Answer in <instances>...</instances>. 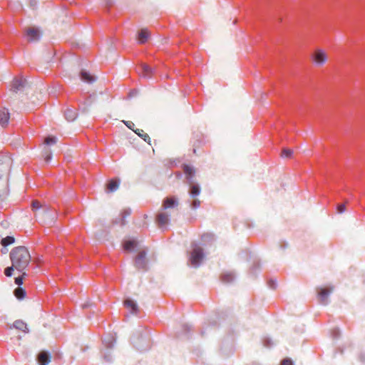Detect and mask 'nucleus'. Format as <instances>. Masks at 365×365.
Returning a JSON list of instances; mask_svg holds the SVG:
<instances>
[{
    "label": "nucleus",
    "mask_w": 365,
    "mask_h": 365,
    "mask_svg": "<svg viewBox=\"0 0 365 365\" xmlns=\"http://www.w3.org/2000/svg\"><path fill=\"white\" fill-rule=\"evenodd\" d=\"M10 259L13 267L18 271H24L31 261V255L24 246L14 248L10 252Z\"/></svg>",
    "instance_id": "obj_1"
},
{
    "label": "nucleus",
    "mask_w": 365,
    "mask_h": 365,
    "mask_svg": "<svg viewBox=\"0 0 365 365\" xmlns=\"http://www.w3.org/2000/svg\"><path fill=\"white\" fill-rule=\"evenodd\" d=\"M192 248L189 255V262L192 266L197 267L205 257L204 250L195 242L192 243Z\"/></svg>",
    "instance_id": "obj_2"
},
{
    "label": "nucleus",
    "mask_w": 365,
    "mask_h": 365,
    "mask_svg": "<svg viewBox=\"0 0 365 365\" xmlns=\"http://www.w3.org/2000/svg\"><path fill=\"white\" fill-rule=\"evenodd\" d=\"M146 250H140L135 256L134 266L138 270L146 271L148 269V259L146 258Z\"/></svg>",
    "instance_id": "obj_3"
},
{
    "label": "nucleus",
    "mask_w": 365,
    "mask_h": 365,
    "mask_svg": "<svg viewBox=\"0 0 365 365\" xmlns=\"http://www.w3.org/2000/svg\"><path fill=\"white\" fill-rule=\"evenodd\" d=\"M328 59L327 52L322 48H317L312 55V60L319 66L324 64Z\"/></svg>",
    "instance_id": "obj_4"
},
{
    "label": "nucleus",
    "mask_w": 365,
    "mask_h": 365,
    "mask_svg": "<svg viewBox=\"0 0 365 365\" xmlns=\"http://www.w3.org/2000/svg\"><path fill=\"white\" fill-rule=\"evenodd\" d=\"M155 222L160 228H165L170 222V215L165 210L160 211L156 215Z\"/></svg>",
    "instance_id": "obj_5"
},
{
    "label": "nucleus",
    "mask_w": 365,
    "mask_h": 365,
    "mask_svg": "<svg viewBox=\"0 0 365 365\" xmlns=\"http://www.w3.org/2000/svg\"><path fill=\"white\" fill-rule=\"evenodd\" d=\"M136 71L140 77L150 78L153 75V69L145 63H141L136 68Z\"/></svg>",
    "instance_id": "obj_6"
},
{
    "label": "nucleus",
    "mask_w": 365,
    "mask_h": 365,
    "mask_svg": "<svg viewBox=\"0 0 365 365\" xmlns=\"http://www.w3.org/2000/svg\"><path fill=\"white\" fill-rule=\"evenodd\" d=\"M178 206V200L176 197H167L163 200L162 209L163 210L175 208Z\"/></svg>",
    "instance_id": "obj_7"
},
{
    "label": "nucleus",
    "mask_w": 365,
    "mask_h": 365,
    "mask_svg": "<svg viewBox=\"0 0 365 365\" xmlns=\"http://www.w3.org/2000/svg\"><path fill=\"white\" fill-rule=\"evenodd\" d=\"M332 287L320 288L318 290V299L321 304H326L329 294L332 291Z\"/></svg>",
    "instance_id": "obj_8"
},
{
    "label": "nucleus",
    "mask_w": 365,
    "mask_h": 365,
    "mask_svg": "<svg viewBox=\"0 0 365 365\" xmlns=\"http://www.w3.org/2000/svg\"><path fill=\"white\" fill-rule=\"evenodd\" d=\"M26 79L22 76H18L14 78L11 85V90L14 92H16L24 86Z\"/></svg>",
    "instance_id": "obj_9"
},
{
    "label": "nucleus",
    "mask_w": 365,
    "mask_h": 365,
    "mask_svg": "<svg viewBox=\"0 0 365 365\" xmlns=\"http://www.w3.org/2000/svg\"><path fill=\"white\" fill-rule=\"evenodd\" d=\"M182 170L186 176V180L189 184H191L195 176V170L193 167L184 164L182 165Z\"/></svg>",
    "instance_id": "obj_10"
},
{
    "label": "nucleus",
    "mask_w": 365,
    "mask_h": 365,
    "mask_svg": "<svg viewBox=\"0 0 365 365\" xmlns=\"http://www.w3.org/2000/svg\"><path fill=\"white\" fill-rule=\"evenodd\" d=\"M37 361L39 365H48L51 361L49 354L46 351H41L37 356Z\"/></svg>",
    "instance_id": "obj_11"
},
{
    "label": "nucleus",
    "mask_w": 365,
    "mask_h": 365,
    "mask_svg": "<svg viewBox=\"0 0 365 365\" xmlns=\"http://www.w3.org/2000/svg\"><path fill=\"white\" fill-rule=\"evenodd\" d=\"M25 33L29 41H37L39 39L40 34L37 29L28 28L26 29Z\"/></svg>",
    "instance_id": "obj_12"
},
{
    "label": "nucleus",
    "mask_w": 365,
    "mask_h": 365,
    "mask_svg": "<svg viewBox=\"0 0 365 365\" xmlns=\"http://www.w3.org/2000/svg\"><path fill=\"white\" fill-rule=\"evenodd\" d=\"M10 115L7 109L4 108L0 110V125L2 127H6L9 120Z\"/></svg>",
    "instance_id": "obj_13"
},
{
    "label": "nucleus",
    "mask_w": 365,
    "mask_h": 365,
    "mask_svg": "<svg viewBox=\"0 0 365 365\" xmlns=\"http://www.w3.org/2000/svg\"><path fill=\"white\" fill-rule=\"evenodd\" d=\"M138 242L135 240H125L123 242V248L124 251L131 252L137 247Z\"/></svg>",
    "instance_id": "obj_14"
},
{
    "label": "nucleus",
    "mask_w": 365,
    "mask_h": 365,
    "mask_svg": "<svg viewBox=\"0 0 365 365\" xmlns=\"http://www.w3.org/2000/svg\"><path fill=\"white\" fill-rule=\"evenodd\" d=\"M124 306L128 309L131 314H137L138 312V307L135 302L131 299H125L124 301Z\"/></svg>",
    "instance_id": "obj_15"
},
{
    "label": "nucleus",
    "mask_w": 365,
    "mask_h": 365,
    "mask_svg": "<svg viewBox=\"0 0 365 365\" xmlns=\"http://www.w3.org/2000/svg\"><path fill=\"white\" fill-rule=\"evenodd\" d=\"M120 184V180L118 178L110 180L106 185V192H111L115 191Z\"/></svg>",
    "instance_id": "obj_16"
},
{
    "label": "nucleus",
    "mask_w": 365,
    "mask_h": 365,
    "mask_svg": "<svg viewBox=\"0 0 365 365\" xmlns=\"http://www.w3.org/2000/svg\"><path fill=\"white\" fill-rule=\"evenodd\" d=\"M64 116L68 121H73L77 117L76 110L73 108H68L64 111Z\"/></svg>",
    "instance_id": "obj_17"
},
{
    "label": "nucleus",
    "mask_w": 365,
    "mask_h": 365,
    "mask_svg": "<svg viewBox=\"0 0 365 365\" xmlns=\"http://www.w3.org/2000/svg\"><path fill=\"white\" fill-rule=\"evenodd\" d=\"M150 36V33L147 29H141L138 36V41L140 43H145Z\"/></svg>",
    "instance_id": "obj_18"
},
{
    "label": "nucleus",
    "mask_w": 365,
    "mask_h": 365,
    "mask_svg": "<svg viewBox=\"0 0 365 365\" xmlns=\"http://www.w3.org/2000/svg\"><path fill=\"white\" fill-rule=\"evenodd\" d=\"M14 327L16 328V329H19L23 332H28L29 331V329H28V327H27V324L21 321V320H16L14 322V324H13Z\"/></svg>",
    "instance_id": "obj_19"
},
{
    "label": "nucleus",
    "mask_w": 365,
    "mask_h": 365,
    "mask_svg": "<svg viewBox=\"0 0 365 365\" xmlns=\"http://www.w3.org/2000/svg\"><path fill=\"white\" fill-rule=\"evenodd\" d=\"M235 279V275L232 272H225L221 274L220 280L224 283H230Z\"/></svg>",
    "instance_id": "obj_20"
},
{
    "label": "nucleus",
    "mask_w": 365,
    "mask_h": 365,
    "mask_svg": "<svg viewBox=\"0 0 365 365\" xmlns=\"http://www.w3.org/2000/svg\"><path fill=\"white\" fill-rule=\"evenodd\" d=\"M81 78L82 81L88 83H93L96 80L94 76H91L89 73L84 71L81 72Z\"/></svg>",
    "instance_id": "obj_21"
},
{
    "label": "nucleus",
    "mask_w": 365,
    "mask_h": 365,
    "mask_svg": "<svg viewBox=\"0 0 365 365\" xmlns=\"http://www.w3.org/2000/svg\"><path fill=\"white\" fill-rule=\"evenodd\" d=\"M190 187L189 193L192 197L197 196L200 192V186L197 184H193L192 182Z\"/></svg>",
    "instance_id": "obj_22"
},
{
    "label": "nucleus",
    "mask_w": 365,
    "mask_h": 365,
    "mask_svg": "<svg viewBox=\"0 0 365 365\" xmlns=\"http://www.w3.org/2000/svg\"><path fill=\"white\" fill-rule=\"evenodd\" d=\"M14 293L15 297L19 300L24 299L26 294V291L21 287H17L16 289H15Z\"/></svg>",
    "instance_id": "obj_23"
},
{
    "label": "nucleus",
    "mask_w": 365,
    "mask_h": 365,
    "mask_svg": "<svg viewBox=\"0 0 365 365\" xmlns=\"http://www.w3.org/2000/svg\"><path fill=\"white\" fill-rule=\"evenodd\" d=\"M214 240V235L211 233H205L201 236V240L205 243H211Z\"/></svg>",
    "instance_id": "obj_24"
},
{
    "label": "nucleus",
    "mask_w": 365,
    "mask_h": 365,
    "mask_svg": "<svg viewBox=\"0 0 365 365\" xmlns=\"http://www.w3.org/2000/svg\"><path fill=\"white\" fill-rule=\"evenodd\" d=\"M292 154H293L292 150H291L289 148H284L282 150L281 157L286 158H292Z\"/></svg>",
    "instance_id": "obj_25"
},
{
    "label": "nucleus",
    "mask_w": 365,
    "mask_h": 365,
    "mask_svg": "<svg viewBox=\"0 0 365 365\" xmlns=\"http://www.w3.org/2000/svg\"><path fill=\"white\" fill-rule=\"evenodd\" d=\"M14 242V238L11 236H7L2 239L1 244L3 246H8L9 245H11Z\"/></svg>",
    "instance_id": "obj_26"
},
{
    "label": "nucleus",
    "mask_w": 365,
    "mask_h": 365,
    "mask_svg": "<svg viewBox=\"0 0 365 365\" xmlns=\"http://www.w3.org/2000/svg\"><path fill=\"white\" fill-rule=\"evenodd\" d=\"M135 133L141 137L145 141L150 140V136L147 133H144L143 130L138 129L137 130H135Z\"/></svg>",
    "instance_id": "obj_27"
},
{
    "label": "nucleus",
    "mask_w": 365,
    "mask_h": 365,
    "mask_svg": "<svg viewBox=\"0 0 365 365\" xmlns=\"http://www.w3.org/2000/svg\"><path fill=\"white\" fill-rule=\"evenodd\" d=\"M108 341H107V339L106 337L103 338V342L105 343L106 346L108 348H110L113 346V343L115 342V339L113 336H108Z\"/></svg>",
    "instance_id": "obj_28"
},
{
    "label": "nucleus",
    "mask_w": 365,
    "mask_h": 365,
    "mask_svg": "<svg viewBox=\"0 0 365 365\" xmlns=\"http://www.w3.org/2000/svg\"><path fill=\"white\" fill-rule=\"evenodd\" d=\"M56 143V138L55 137H47L44 140V143L46 145H52Z\"/></svg>",
    "instance_id": "obj_29"
},
{
    "label": "nucleus",
    "mask_w": 365,
    "mask_h": 365,
    "mask_svg": "<svg viewBox=\"0 0 365 365\" xmlns=\"http://www.w3.org/2000/svg\"><path fill=\"white\" fill-rule=\"evenodd\" d=\"M41 205L38 200H34L31 203V207L33 211H36L41 208Z\"/></svg>",
    "instance_id": "obj_30"
},
{
    "label": "nucleus",
    "mask_w": 365,
    "mask_h": 365,
    "mask_svg": "<svg viewBox=\"0 0 365 365\" xmlns=\"http://www.w3.org/2000/svg\"><path fill=\"white\" fill-rule=\"evenodd\" d=\"M130 215V210H125L122 212L121 216H122V222L121 225H125V220L124 219L125 217L129 216Z\"/></svg>",
    "instance_id": "obj_31"
},
{
    "label": "nucleus",
    "mask_w": 365,
    "mask_h": 365,
    "mask_svg": "<svg viewBox=\"0 0 365 365\" xmlns=\"http://www.w3.org/2000/svg\"><path fill=\"white\" fill-rule=\"evenodd\" d=\"M200 205H201V202L197 199H195L191 202L190 207L192 209H197L200 206Z\"/></svg>",
    "instance_id": "obj_32"
},
{
    "label": "nucleus",
    "mask_w": 365,
    "mask_h": 365,
    "mask_svg": "<svg viewBox=\"0 0 365 365\" xmlns=\"http://www.w3.org/2000/svg\"><path fill=\"white\" fill-rule=\"evenodd\" d=\"M345 210H346V204L345 203L339 204L336 206V211L338 213H339V214L343 213L344 212H345Z\"/></svg>",
    "instance_id": "obj_33"
},
{
    "label": "nucleus",
    "mask_w": 365,
    "mask_h": 365,
    "mask_svg": "<svg viewBox=\"0 0 365 365\" xmlns=\"http://www.w3.org/2000/svg\"><path fill=\"white\" fill-rule=\"evenodd\" d=\"M15 269L13 265L11 267H8L4 269V274L6 277H11L12 275V272Z\"/></svg>",
    "instance_id": "obj_34"
},
{
    "label": "nucleus",
    "mask_w": 365,
    "mask_h": 365,
    "mask_svg": "<svg viewBox=\"0 0 365 365\" xmlns=\"http://www.w3.org/2000/svg\"><path fill=\"white\" fill-rule=\"evenodd\" d=\"M25 275H26V273L24 272L21 276L15 278V283L16 284H18L19 286L23 284L24 276H25Z\"/></svg>",
    "instance_id": "obj_35"
},
{
    "label": "nucleus",
    "mask_w": 365,
    "mask_h": 365,
    "mask_svg": "<svg viewBox=\"0 0 365 365\" xmlns=\"http://www.w3.org/2000/svg\"><path fill=\"white\" fill-rule=\"evenodd\" d=\"M280 365H293V363L290 359L286 358L282 361Z\"/></svg>",
    "instance_id": "obj_36"
},
{
    "label": "nucleus",
    "mask_w": 365,
    "mask_h": 365,
    "mask_svg": "<svg viewBox=\"0 0 365 365\" xmlns=\"http://www.w3.org/2000/svg\"><path fill=\"white\" fill-rule=\"evenodd\" d=\"M267 284L269 285V287L272 289H275L276 287V282L273 279H269L268 280L267 282Z\"/></svg>",
    "instance_id": "obj_37"
},
{
    "label": "nucleus",
    "mask_w": 365,
    "mask_h": 365,
    "mask_svg": "<svg viewBox=\"0 0 365 365\" xmlns=\"http://www.w3.org/2000/svg\"><path fill=\"white\" fill-rule=\"evenodd\" d=\"M125 125L129 128H132V126L134 125V123L131 121H128L125 123Z\"/></svg>",
    "instance_id": "obj_38"
},
{
    "label": "nucleus",
    "mask_w": 365,
    "mask_h": 365,
    "mask_svg": "<svg viewBox=\"0 0 365 365\" xmlns=\"http://www.w3.org/2000/svg\"><path fill=\"white\" fill-rule=\"evenodd\" d=\"M51 158V154H49L46 158V160L48 161V160H50Z\"/></svg>",
    "instance_id": "obj_39"
},
{
    "label": "nucleus",
    "mask_w": 365,
    "mask_h": 365,
    "mask_svg": "<svg viewBox=\"0 0 365 365\" xmlns=\"http://www.w3.org/2000/svg\"><path fill=\"white\" fill-rule=\"evenodd\" d=\"M175 175L177 178L180 177L181 174L180 173H175Z\"/></svg>",
    "instance_id": "obj_40"
}]
</instances>
